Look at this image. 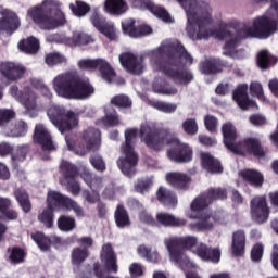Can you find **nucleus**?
Segmentation results:
<instances>
[{"mask_svg":"<svg viewBox=\"0 0 278 278\" xmlns=\"http://www.w3.org/2000/svg\"><path fill=\"white\" fill-rule=\"evenodd\" d=\"M178 1L187 12L188 36L192 40H207V38L224 40L223 54L233 60L247 58V52L240 48V38L266 40L278 30V3L274 4L264 15L254 17L239 33L233 34L227 30L229 27H233L231 22L220 24L219 29L223 31L210 28V23H212L210 5L197 7V0Z\"/></svg>","mask_w":278,"mask_h":278,"instance_id":"f257e3e1","label":"nucleus"},{"mask_svg":"<svg viewBox=\"0 0 278 278\" xmlns=\"http://www.w3.org/2000/svg\"><path fill=\"white\" fill-rule=\"evenodd\" d=\"M53 88L56 94L63 99L86 101L94 94V86L90 79L81 78L71 72L58 75L53 80Z\"/></svg>","mask_w":278,"mask_h":278,"instance_id":"f03ea898","label":"nucleus"},{"mask_svg":"<svg viewBox=\"0 0 278 278\" xmlns=\"http://www.w3.org/2000/svg\"><path fill=\"white\" fill-rule=\"evenodd\" d=\"M216 199H227V192L223 189H212L192 201L188 216L198 219L197 223L191 224L193 231H210L214 229L216 223H220V216L203 213L208 203L216 201Z\"/></svg>","mask_w":278,"mask_h":278,"instance_id":"7ed1b4c3","label":"nucleus"},{"mask_svg":"<svg viewBox=\"0 0 278 278\" xmlns=\"http://www.w3.org/2000/svg\"><path fill=\"white\" fill-rule=\"evenodd\" d=\"M59 3L53 0H43L40 5L34 7L28 10V16L33 20V23L45 31H51V29H58V27H64L66 25V15L62 10L56 9L54 12V18L51 17V10L58 8Z\"/></svg>","mask_w":278,"mask_h":278,"instance_id":"20e7f679","label":"nucleus"},{"mask_svg":"<svg viewBox=\"0 0 278 278\" xmlns=\"http://www.w3.org/2000/svg\"><path fill=\"white\" fill-rule=\"evenodd\" d=\"M222 134L224 137V144L239 155H254L255 157H264V149L257 139L249 138L242 142H236L238 140V130L231 123L223 124Z\"/></svg>","mask_w":278,"mask_h":278,"instance_id":"39448f33","label":"nucleus"},{"mask_svg":"<svg viewBox=\"0 0 278 278\" xmlns=\"http://www.w3.org/2000/svg\"><path fill=\"white\" fill-rule=\"evenodd\" d=\"M150 61L154 68L167 77H175V41L164 40L161 46L150 52Z\"/></svg>","mask_w":278,"mask_h":278,"instance_id":"423d86ee","label":"nucleus"},{"mask_svg":"<svg viewBox=\"0 0 278 278\" xmlns=\"http://www.w3.org/2000/svg\"><path fill=\"white\" fill-rule=\"evenodd\" d=\"M140 138L151 151H160L165 144H175V134L166 127L156 128L143 125L140 127Z\"/></svg>","mask_w":278,"mask_h":278,"instance_id":"0eeeda50","label":"nucleus"},{"mask_svg":"<svg viewBox=\"0 0 278 278\" xmlns=\"http://www.w3.org/2000/svg\"><path fill=\"white\" fill-rule=\"evenodd\" d=\"M138 138V129L130 128L125 130V144L123 148L124 157H119L117 166L126 177L136 175V166H138V154L134 151V140Z\"/></svg>","mask_w":278,"mask_h":278,"instance_id":"6e6552de","label":"nucleus"},{"mask_svg":"<svg viewBox=\"0 0 278 278\" xmlns=\"http://www.w3.org/2000/svg\"><path fill=\"white\" fill-rule=\"evenodd\" d=\"M179 247L189 249L203 262H213V264L220 262V248H208L205 243L199 242L195 237L176 239V249H179Z\"/></svg>","mask_w":278,"mask_h":278,"instance_id":"1a4fd4ad","label":"nucleus"},{"mask_svg":"<svg viewBox=\"0 0 278 278\" xmlns=\"http://www.w3.org/2000/svg\"><path fill=\"white\" fill-rule=\"evenodd\" d=\"M83 140L86 143V147L80 146L79 141L73 140V138H71V135H67L65 137L67 149L70 151H73V153H75L76 155H80V157H84L87 151H99L101 147V130L94 127H89L88 129L83 131Z\"/></svg>","mask_w":278,"mask_h":278,"instance_id":"9d476101","label":"nucleus"},{"mask_svg":"<svg viewBox=\"0 0 278 278\" xmlns=\"http://www.w3.org/2000/svg\"><path fill=\"white\" fill-rule=\"evenodd\" d=\"M48 116L54 127L64 134L71 131L79 125V114L73 111H66L62 106H53L48 110Z\"/></svg>","mask_w":278,"mask_h":278,"instance_id":"9b49d317","label":"nucleus"},{"mask_svg":"<svg viewBox=\"0 0 278 278\" xmlns=\"http://www.w3.org/2000/svg\"><path fill=\"white\" fill-rule=\"evenodd\" d=\"M77 244L80 247H76L72 250L71 262L73 266L79 268L83 262H86L88 257H90V249H92L94 240L92 237H81L77 239Z\"/></svg>","mask_w":278,"mask_h":278,"instance_id":"f8f14e48","label":"nucleus"},{"mask_svg":"<svg viewBox=\"0 0 278 278\" xmlns=\"http://www.w3.org/2000/svg\"><path fill=\"white\" fill-rule=\"evenodd\" d=\"M250 216L254 223H266L270 216V207L266 201V195L254 197L250 202Z\"/></svg>","mask_w":278,"mask_h":278,"instance_id":"ddd939ff","label":"nucleus"},{"mask_svg":"<svg viewBox=\"0 0 278 278\" xmlns=\"http://www.w3.org/2000/svg\"><path fill=\"white\" fill-rule=\"evenodd\" d=\"M122 31L130 38H144V36L153 34V28L148 24L136 26V20L127 18L122 21Z\"/></svg>","mask_w":278,"mask_h":278,"instance_id":"4468645a","label":"nucleus"},{"mask_svg":"<svg viewBox=\"0 0 278 278\" xmlns=\"http://www.w3.org/2000/svg\"><path fill=\"white\" fill-rule=\"evenodd\" d=\"M119 62L122 66L131 75H142L144 71V59L141 56L138 59L134 53L126 52L119 55Z\"/></svg>","mask_w":278,"mask_h":278,"instance_id":"2eb2a0df","label":"nucleus"},{"mask_svg":"<svg viewBox=\"0 0 278 278\" xmlns=\"http://www.w3.org/2000/svg\"><path fill=\"white\" fill-rule=\"evenodd\" d=\"M33 139L36 144H40L42 151H55L56 149L51 134L42 124H37L35 126Z\"/></svg>","mask_w":278,"mask_h":278,"instance_id":"dca6fc26","label":"nucleus"},{"mask_svg":"<svg viewBox=\"0 0 278 278\" xmlns=\"http://www.w3.org/2000/svg\"><path fill=\"white\" fill-rule=\"evenodd\" d=\"M21 27V18L12 11H3L0 17V34L12 36Z\"/></svg>","mask_w":278,"mask_h":278,"instance_id":"f3484780","label":"nucleus"},{"mask_svg":"<svg viewBox=\"0 0 278 278\" xmlns=\"http://www.w3.org/2000/svg\"><path fill=\"white\" fill-rule=\"evenodd\" d=\"M26 72L27 68L21 64L12 62L0 63V73L8 81H18V79H23Z\"/></svg>","mask_w":278,"mask_h":278,"instance_id":"a211bd4d","label":"nucleus"},{"mask_svg":"<svg viewBox=\"0 0 278 278\" xmlns=\"http://www.w3.org/2000/svg\"><path fill=\"white\" fill-rule=\"evenodd\" d=\"M12 97H15L26 110H36V92L29 88H24L23 91L18 90V87L13 86L11 88Z\"/></svg>","mask_w":278,"mask_h":278,"instance_id":"6ab92c4d","label":"nucleus"},{"mask_svg":"<svg viewBox=\"0 0 278 278\" xmlns=\"http://www.w3.org/2000/svg\"><path fill=\"white\" fill-rule=\"evenodd\" d=\"M100 258L109 273H118V260L116 257V252H114L112 243H106L102 245Z\"/></svg>","mask_w":278,"mask_h":278,"instance_id":"aec40b11","label":"nucleus"},{"mask_svg":"<svg viewBox=\"0 0 278 278\" xmlns=\"http://www.w3.org/2000/svg\"><path fill=\"white\" fill-rule=\"evenodd\" d=\"M247 90H249V86L244 84L239 85L238 88L233 91V101H236L237 105H239L241 110H250V108H257V102L249 99Z\"/></svg>","mask_w":278,"mask_h":278,"instance_id":"412c9836","label":"nucleus"},{"mask_svg":"<svg viewBox=\"0 0 278 278\" xmlns=\"http://www.w3.org/2000/svg\"><path fill=\"white\" fill-rule=\"evenodd\" d=\"M47 206L58 212L60 210H66L68 203H71V198L64 195L58 191H49L46 200Z\"/></svg>","mask_w":278,"mask_h":278,"instance_id":"4be33fe9","label":"nucleus"},{"mask_svg":"<svg viewBox=\"0 0 278 278\" xmlns=\"http://www.w3.org/2000/svg\"><path fill=\"white\" fill-rule=\"evenodd\" d=\"M115 225L118 229H129L131 227V217L125 205L118 204L114 212Z\"/></svg>","mask_w":278,"mask_h":278,"instance_id":"5701e85b","label":"nucleus"},{"mask_svg":"<svg viewBox=\"0 0 278 278\" xmlns=\"http://www.w3.org/2000/svg\"><path fill=\"white\" fill-rule=\"evenodd\" d=\"M239 177L254 188H262L264 186V175L256 169H243L239 172Z\"/></svg>","mask_w":278,"mask_h":278,"instance_id":"b1692460","label":"nucleus"},{"mask_svg":"<svg viewBox=\"0 0 278 278\" xmlns=\"http://www.w3.org/2000/svg\"><path fill=\"white\" fill-rule=\"evenodd\" d=\"M17 47L22 53H26L27 55H36V53L40 51V40L34 36H30L26 39L20 40Z\"/></svg>","mask_w":278,"mask_h":278,"instance_id":"393cba45","label":"nucleus"},{"mask_svg":"<svg viewBox=\"0 0 278 278\" xmlns=\"http://www.w3.org/2000/svg\"><path fill=\"white\" fill-rule=\"evenodd\" d=\"M146 8L149 10V12H151V14H153V16L159 18V21H163V23H173V17L166 8L157 5L152 1L146 2Z\"/></svg>","mask_w":278,"mask_h":278,"instance_id":"a878e982","label":"nucleus"},{"mask_svg":"<svg viewBox=\"0 0 278 278\" xmlns=\"http://www.w3.org/2000/svg\"><path fill=\"white\" fill-rule=\"evenodd\" d=\"M80 178L90 188V190H99L103 186V177L90 172L89 169H84L80 173Z\"/></svg>","mask_w":278,"mask_h":278,"instance_id":"bb28decb","label":"nucleus"},{"mask_svg":"<svg viewBox=\"0 0 278 278\" xmlns=\"http://www.w3.org/2000/svg\"><path fill=\"white\" fill-rule=\"evenodd\" d=\"M176 153L175 160L176 162H190L192 160V148L187 143L180 142L178 139L175 140Z\"/></svg>","mask_w":278,"mask_h":278,"instance_id":"cd10ccee","label":"nucleus"},{"mask_svg":"<svg viewBox=\"0 0 278 278\" xmlns=\"http://www.w3.org/2000/svg\"><path fill=\"white\" fill-rule=\"evenodd\" d=\"M60 173L65 181H75V178L79 175V168L73 163L63 160L60 164Z\"/></svg>","mask_w":278,"mask_h":278,"instance_id":"c85d7f7f","label":"nucleus"},{"mask_svg":"<svg viewBox=\"0 0 278 278\" xmlns=\"http://www.w3.org/2000/svg\"><path fill=\"white\" fill-rule=\"evenodd\" d=\"M137 253L142 260L150 262L151 264H160L162 262V256L160 255L159 251H151V248L147 247L146 244H140L137 248Z\"/></svg>","mask_w":278,"mask_h":278,"instance_id":"c756f323","label":"nucleus"},{"mask_svg":"<svg viewBox=\"0 0 278 278\" xmlns=\"http://www.w3.org/2000/svg\"><path fill=\"white\" fill-rule=\"evenodd\" d=\"M13 197H15V200L24 214H29L31 212V200H29V193H27L25 189H15Z\"/></svg>","mask_w":278,"mask_h":278,"instance_id":"7c9ffc66","label":"nucleus"},{"mask_svg":"<svg viewBox=\"0 0 278 278\" xmlns=\"http://www.w3.org/2000/svg\"><path fill=\"white\" fill-rule=\"evenodd\" d=\"M9 262L16 266L18 264H25L27 260V251L18 245L8 248Z\"/></svg>","mask_w":278,"mask_h":278,"instance_id":"2f4dec72","label":"nucleus"},{"mask_svg":"<svg viewBox=\"0 0 278 278\" xmlns=\"http://www.w3.org/2000/svg\"><path fill=\"white\" fill-rule=\"evenodd\" d=\"M176 262L179 264L180 268L186 271L187 278H200L199 275H197V268H199L194 263L190 262L188 257L176 254Z\"/></svg>","mask_w":278,"mask_h":278,"instance_id":"473e14b6","label":"nucleus"},{"mask_svg":"<svg viewBox=\"0 0 278 278\" xmlns=\"http://www.w3.org/2000/svg\"><path fill=\"white\" fill-rule=\"evenodd\" d=\"M12 207V200L9 198H1L0 197V214L7 220H17L18 219V212L16 210L10 208Z\"/></svg>","mask_w":278,"mask_h":278,"instance_id":"72a5a7b5","label":"nucleus"},{"mask_svg":"<svg viewBox=\"0 0 278 278\" xmlns=\"http://www.w3.org/2000/svg\"><path fill=\"white\" fill-rule=\"evenodd\" d=\"M201 160L203 168L208 170V173H223L220 162L215 160L214 156L210 155V153L202 152Z\"/></svg>","mask_w":278,"mask_h":278,"instance_id":"f704fd0d","label":"nucleus"},{"mask_svg":"<svg viewBox=\"0 0 278 278\" xmlns=\"http://www.w3.org/2000/svg\"><path fill=\"white\" fill-rule=\"evenodd\" d=\"M245 242H247V236L244 235V231L239 230L233 232L232 245H231L232 253L235 255H243Z\"/></svg>","mask_w":278,"mask_h":278,"instance_id":"c9c22d12","label":"nucleus"},{"mask_svg":"<svg viewBox=\"0 0 278 278\" xmlns=\"http://www.w3.org/2000/svg\"><path fill=\"white\" fill-rule=\"evenodd\" d=\"M104 7L110 14H116L117 16L125 14L128 10L125 0H106Z\"/></svg>","mask_w":278,"mask_h":278,"instance_id":"e433bc0d","label":"nucleus"},{"mask_svg":"<svg viewBox=\"0 0 278 278\" xmlns=\"http://www.w3.org/2000/svg\"><path fill=\"white\" fill-rule=\"evenodd\" d=\"M96 40L94 36L84 31H75L72 35V45L74 47H88V45H93Z\"/></svg>","mask_w":278,"mask_h":278,"instance_id":"4c0bfd02","label":"nucleus"},{"mask_svg":"<svg viewBox=\"0 0 278 278\" xmlns=\"http://www.w3.org/2000/svg\"><path fill=\"white\" fill-rule=\"evenodd\" d=\"M70 10L77 18H84L90 13L91 8L90 4L83 0H75V2L70 3Z\"/></svg>","mask_w":278,"mask_h":278,"instance_id":"58836bf2","label":"nucleus"},{"mask_svg":"<svg viewBox=\"0 0 278 278\" xmlns=\"http://www.w3.org/2000/svg\"><path fill=\"white\" fill-rule=\"evenodd\" d=\"M55 218V211L50 208V206H46L41 213L38 214L37 220L46 227V229H52L53 223Z\"/></svg>","mask_w":278,"mask_h":278,"instance_id":"ea45409f","label":"nucleus"},{"mask_svg":"<svg viewBox=\"0 0 278 278\" xmlns=\"http://www.w3.org/2000/svg\"><path fill=\"white\" fill-rule=\"evenodd\" d=\"M175 55L176 63L180 62V64H184V66H190V64L193 62L192 55L188 53L184 45H181L179 41H176Z\"/></svg>","mask_w":278,"mask_h":278,"instance_id":"a19ab883","label":"nucleus"},{"mask_svg":"<svg viewBox=\"0 0 278 278\" xmlns=\"http://www.w3.org/2000/svg\"><path fill=\"white\" fill-rule=\"evenodd\" d=\"M98 70L102 79L108 81V84H112V79L116 77V72L112 65H110L108 61L101 59L100 64L98 65Z\"/></svg>","mask_w":278,"mask_h":278,"instance_id":"79ce46f5","label":"nucleus"},{"mask_svg":"<svg viewBox=\"0 0 278 278\" xmlns=\"http://www.w3.org/2000/svg\"><path fill=\"white\" fill-rule=\"evenodd\" d=\"M56 225L60 231H64L65 233H68L77 228V222H75V217L68 215H61L56 220Z\"/></svg>","mask_w":278,"mask_h":278,"instance_id":"37998d69","label":"nucleus"},{"mask_svg":"<svg viewBox=\"0 0 278 278\" xmlns=\"http://www.w3.org/2000/svg\"><path fill=\"white\" fill-rule=\"evenodd\" d=\"M277 58L266 50L261 51L257 56V64L263 71H266V68H269V66L277 64Z\"/></svg>","mask_w":278,"mask_h":278,"instance_id":"c03bdc74","label":"nucleus"},{"mask_svg":"<svg viewBox=\"0 0 278 278\" xmlns=\"http://www.w3.org/2000/svg\"><path fill=\"white\" fill-rule=\"evenodd\" d=\"M31 240L37 244L40 251L51 250V238L47 237L43 232L37 231L30 235Z\"/></svg>","mask_w":278,"mask_h":278,"instance_id":"a18cd8bd","label":"nucleus"},{"mask_svg":"<svg viewBox=\"0 0 278 278\" xmlns=\"http://www.w3.org/2000/svg\"><path fill=\"white\" fill-rule=\"evenodd\" d=\"M156 199L162 205H175V194L165 187H159L156 191Z\"/></svg>","mask_w":278,"mask_h":278,"instance_id":"49530a36","label":"nucleus"},{"mask_svg":"<svg viewBox=\"0 0 278 278\" xmlns=\"http://www.w3.org/2000/svg\"><path fill=\"white\" fill-rule=\"evenodd\" d=\"M111 105H114V108H117V110H131L134 102L129 96L117 94L111 99Z\"/></svg>","mask_w":278,"mask_h":278,"instance_id":"de8ad7c7","label":"nucleus"},{"mask_svg":"<svg viewBox=\"0 0 278 278\" xmlns=\"http://www.w3.org/2000/svg\"><path fill=\"white\" fill-rule=\"evenodd\" d=\"M29 151H31V148L29 147V144L18 146L16 148L15 152L11 156L13 165L16 166V164H18V162H25Z\"/></svg>","mask_w":278,"mask_h":278,"instance_id":"09e8293b","label":"nucleus"},{"mask_svg":"<svg viewBox=\"0 0 278 278\" xmlns=\"http://www.w3.org/2000/svg\"><path fill=\"white\" fill-rule=\"evenodd\" d=\"M89 163L97 170V173H105L108 170V164L101 154H93L89 157Z\"/></svg>","mask_w":278,"mask_h":278,"instance_id":"8fccbe9b","label":"nucleus"},{"mask_svg":"<svg viewBox=\"0 0 278 278\" xmlns=\"http://www.w3.org/2000/svg\"><path fill=\"white\" fill-rule=\"evenodd\" d=\"M250 92L253 97H256L258 101L263 103H268V99L264 94V87L260 81H252L250 84Z\"/></svg>","mask_w":278,"mask_h":278,"instance_id":"3c124183","label":"nucleus"},{"mask_svg":"<svg viewBox=\"0 0 278 278\" xmlns=\"http://www.w3.org/2000/svg\"><path fill=\"white\" fill-rule=\"evenodd\" d=\"M45 62L48 66H58V64H66V56L60 52H51L46 54Z\"/></svg>","mask_w":278,"mask_h":278,"instance_id":"603ef678","label":"nucleus"},{"mask_svg":"<svg viewBox=\"0 0 278 278\" xmlns=\"http://www.w3.org/2000/svg\"><path fill=\"white\" fill-rule=\"evenodd\" d=\"M100 34L105 36L111 42L118 41V34H116V27L113 24L108 23L101 30Z\"/></svg>","mask_w":278,"mask_h":278,"instance_id":"864d4df0","label":"nucleus"},{"mask_svg":"<svg viewBox=\"0 0 278 278\" xmlns=\"http://www.w3.org/2000/svg\"><path fill=\"white\" fill-rule=\"evenodd\" d=\"M200 71L204 75H212L214 73H218V68L216 67V60L210 59L200 64Z\"/></svg>","mask_w":278,"mask_h":278,"instance_id":"5fc2aeb1","label":"nucleus"},{"mask_svg":"<svg viewBox=\"0 0 278 278\" xmlns=\"http://www.w3.org/2000/svg\"><path fill=\"white\" fill-rule=\"evenodd\" d=\"M99 64H101V59H84L78 62V66L81 71H97Z\"/></svg>","mask_w":278,"mask_h":278,"instance_id":"6e6d98bb","label":"nucleus"},{"mask_svg":"<svg viewBox=\"0 0 278 278\" xmlns=\"http://www.w3.org/2000/svg\"><path fill=\"white\" fill-rule=\"evenodd\" d=\"M16 118V112L12 109H0V127H4L11 121Z\"/></svg>","mask_w":278,"mask_h":278,"instance_id":"4d7b16f0","label":"nucleus"},{"mask_svg":"<svg viewBox=\"0 0 278 278\" xmlns=\"http://www.w3.org/2000/svg\"><path fill=\"white\" fill-rule=\"evenodd\" d=\"M156 222L163 227H175V216L168 213H157Z\"/></svg>","mask_w":278,"mask_h":278,"instance_id":"13d9d810","label":"nucleus"},{"mask_svg":"<svg viewBox=\"0 0 278 278\" xmlns=\"http://www.w3.org/2000/svg\"><path fill=\"white\" fill-rule=\"evenodd\" d=\"M90 23L100 31L106 24L108 21L99 12H93L90 16Z\"/></svg>","mask_w":278,"mask_h":278,"instance_id":"bf43d9fd","label":"nucleus"},{"mask_svg":"<svg viewBox=\"0 0 278 278\" xmlns=\"http://www.w3.org/2000/svg\"><path fill=\"white\" fill-rule=\"evenodd\" d=\"M182 128L186 134H189V136H194L199 131V124H197V119L189 118L182 123Z\"/></svg>","mask_w":278,"mask_h":278,"instance_id":"052dcab7","label":"nucleus"},{"mask_svg":"<svg viewBox=\"0 0 278 278\" xmlns=\"http://www.w3.org/2000/svg\"><path fill=\"white\" fill-rule=\"evenodd\" d=\"M204 125L207 131L211 134H216L218 129V118L214 115H205L204 116Z\"/></svg>","mask_w":278,"mask_h":278,"instance_id":"680f3d73","label":"nucleus"},{"mask_svg":"<svg viewBox=\"0 0 278 278\" xmlns=\"http://www.w3.org/2000/svg\"><path fill=\"white\" fill-rule=\"evenodd\" d=\"M151 186H153V182L151 181V179L140 178L135 184V190L140 194H144V192H147V190H149Z\"/></svg>","mask_w":278,"mask_h":278,"instance_id":"e2e57ef3","label":"nucleus"},{"mask_svg":"<svg viewBox=\"0 0 278 278\" xmlns=\"http://www.w3.org/2000/svg\"><path fill=\"white\" fill-rule=\"evenodd\" d=\"M152 90L156 94H175V90L173 88H168L166 85H162L159 81H154L152 84Z\"/></svg>","mask_w":278,"mask_h":278,"instance_id":"0e129e2a","label":"nucleus"},{"mask_svg":"<svg viewBox=\"0 0 278 278\" xmlns=\"http://www.w3.org/2000/svg\"><path fill=\"white\" fill-rule=\"evenodd\" d=\"M83 197L87 203H91V204L99 203L101 201V197L99 195L98 192H94V190L93 192H90L89 190H85L83 192Z\"/></svg>","mask_w":278,"mask_h":278,"instance_id":"69168bd1","label":"nucleus"},{"mask_svg":"<svg viewBox=\"0 0 278 278\" xmlns=\"http://www.w3.org/2000/svg\"><path fill=\"white\" fill-rule=\"evenodd\" d=\"M262 255H264V245L256 243L251 251L253 262H260V260H262Z\"/></svg>","mask_w":278,"mask_h":278,"instance_id":"338daca9","label":"nucleus"},{"mask_svg":"<svg viewBox=\"0 0 278 278\" xmlns=\"http://www.w3.org/2000/svg\"><path fill=\"white\" fill-rule=\"evenodd\" d=\"M164 244L169 253L170 261L175 262V237L166 238Z\"/></svg>","mask_w":278,"mask_h":278,"instance_id":"774afa93","label":"nucleus"}]
</instances>
